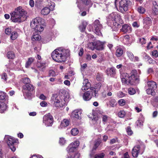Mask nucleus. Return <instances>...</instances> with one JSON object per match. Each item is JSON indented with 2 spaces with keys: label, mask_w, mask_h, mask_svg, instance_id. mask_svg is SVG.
<instances>
[{
  "label": "nucleus",
  "mask_w": 158,
  "mask_h": 158,
  "mask_svg": "<svg viewBox=\"0 0 158 158\" xmlns=\"http://www.w3.org/2000/svg\"><path fill=\"white\" fill-rule=\"evenodd\" d=\"M139 41L140 43L142 45L146 44V40L144 38L139 39Z\"/></svg>",
  "instance_id": "8fccbe9b"
},
{
  "label": "nucleus",
  "mask_w": 158,
  "mask_h": 158,
  "mask_svg": "<svg viewBox=\"0 0 158 158\" xmlns=\"http://www.w3.org/2000/svg\"><path fill=\"white\" fill-rule=\"evenodd\" d=\"M77 7L81 10H85L89 11L92 5L90 0H77Z\"/></svg>",
  "instance_id": "423d86ee"
},
{
  "label": "nucleus",
  "mask_w": 158,
  "mask_h": 158,
  "mask_svg": "<svg viewBox=\"0 0 158 158\" xmlns=\"http://www.w3.org/2000/svg\"><path fill=\"white\" fill-rule=\"evenodd\" d=\"M26 12L19 6L10 13V19L13 22H20L25 21L27 19Z\"/></svg>",
  "instance_id": "f03ea898"
},
{
  "label": "nucleus",
  "mask_w": 158,
  "mask_h": 158,
  "mask_svg": "<svg viewBox=\"0 0 158 158\" xmlns=\"http://www.w3.org/2000/svg\"><path fill=\"white\" fill-rule=\"evenodd\" d=\"M136 124L138 126L140 127L143 125V122L140 120H139L136 122Z\"/></svg>",
  "instance_id": "69168bd1"
},
{
  "label": "nucleus",
  "mask_w": 158,
  "mask_h": 158,
  "mask_svg": "<svg viewBox=\"0 0 158 158\" xmlns=\"http://www.w3.org/2000/svg\"><path fill=\"white\" fill-rule=\"evenodd\" d=\"M30 26L32 28L39 32L44 30V25L42 23V19L39 17L33 19L30 23Z\"/></svg>",
  "instance_id": "39448f33"
},
{
  "label": "nucleus",
  "mask_w": 158,
  "mask_h": 158,
  "mask_svg": "<svg viewBox=\"0 0 158 158\" xmlns=\"http://www.w3.org/2000/svg\"><path fill=\"white\" fill-rule=\"evenodd\" d=\"M154 106L156 107H158V97H156L154 98Z\"/></svg>",
  "instance_id": "09e8293b"
},
{
  "label": "nucleus",
  "mask_w": 158,
  "mask_h": 158,
  "mask_svg": "<svg viewBox=\"0 0 158 158\" xmlns=\"http://www.w3.org/2000/svg\"><path fill=\"white\" fill-rule=\"evenodd\" d=\"M118 103L120 106H123L125 105L126 102L125 100L121 99L118 101Z\"/></svg>",
  "instance_id": "49530a36"
},
{
  "label": "nucleus",
  "mask_w": 158,
  "mask_h": 158,
  "mask_svg": "<svg viewBox=\"0 0 158 158\" xmlns=\"http://www.w3.org/2000/svg\"><path fill=\"white\" fill-rule=\"evenodd\" d=\"M104 42L99 40L96 41V49L99 50H102L104 49Z\"/></svg>",
  "instance_id": "6ab92c4d"
},
{
  "label": "nucleus",
  "mask_w": 158,
  "mask_h": 158,
  "mask_svg": "<svg viewBox=\"0 0 158 158\" xmlns=\"http://www.w3.org/2000/svg\"><path fill=\"white\" fill-rule=\"evenodd\" d=\"M5 33L7 35H10L11 33V29L9 28H7L5 30Z\"/></svg>",
  "instance_id": "864d4df0"
},
{
  "label": "nucleus",
  "mask_w": 158,
  "mask_h": 158,
  "mask_svg": "<svg viewBox=\"0 0 158 158\" xmlns=\"http://www.w3.org/2000/svg\"><path fill=\"white\" fill-rule=\"evenodd\" d=\"M126 131L128 135H131L132 134V132L131 129L130 127H127L126 129Z\"/></svg>",
  "instance_id": "3c124183"
},
{
  "label": "nucleus",
  "mask_w": 158,
  "mask_h": 158,
  "mask_svg": "<svg viewBox=\"0 0 158 158\" xmlns=\"http://www.w3.org/2000/svg\"><path fill=\"white\" fill-rule=\"evenodd\" d=\"M70 50L62 47H60L55 49L52 53L53 59L58 63L65 62L67 58L69 56Z\"/></svg>",
  "instance_id": "f257e3e1"
},
{
  "label": "nucleus",
  "mask_w": 158,
  "mask_h": 158,
  "mask_svg": "<svg viewBox=\"0 0 158 158\" xmlns=\"http://www.w3.org/2000/svg\"><path fill=\"white\" fill-rule=\"evenodd\" d=\"M7 106L4 102L0 101V112L3 113L7 109Z\"/></svg>",
  "instance_id": "4be33fe9"
},
{
  "label": "nucleus",
  "mask_w": 158,
  "mask_h": 158,
  "mask_svg": "<svg viewBox=\"0 0 158 158\" xmlns=\"http://www.w3.org/2000/svg\"><path fill=\"white\" fill-rule=\"evenodd\" d=\"M4 139L6 142L11 151L13 152H15L16 150V148L14 145L18 143V140L8 135H5Z\"/></svg>",
  "instance_id": "6e6552de"
},
{
  "label": "nucleus",
  "mask_w": 158,
  "mask_h": 158,
  "mask_svg": "<svg viewBox=\"0 0 158 158\" xmlns=\"http://www.w3.org/2000/svg\"><path fill=\"white\" fill-rule=\"evenodd\" d=\"M7 57L8 59H13L15 57V54L13 52H9L7 53Z\"/></svg>",
  "instance_id": "4c0bfd02"
},
{
  "label": "nucleus",
  "mask_w": 158,
  "mask_h": 158,
  "mask_svg": "<svg viewBox=\"0 0 158 158\" xmlns=\"http://www.w3.org/2000/svg\"><path fill=\"white\" fill-rule=\"evenodd\" d=\"M129 39L130 36L128 35H125L123 38V42L127 44H128L129 43Z\"/></svg>",
  "instance_id": "c9c22d12"
},
{
  "label": "nucleus",
  "mask_w": 158,
  "mask_h": 158,
  "mask_svg": "<svg viewBox=\"0 0 158 158\" xmlns=\"http://www.w3.org/2000/svg\"><path fill=\"white\" fill-rule=\"evenodd\" d=\"M22 82L26 84H27L30 83V80L29 78L25 77L22 79Z\"/></svg>",
  "instance_id": "c03bdc74"
},
{
  "label": "nucleus",
  "mask_w": 158,
  "mask_h": 158,
  "mask_svg": "<svg viewBox=\"0 0 158 158\" xmlns=\"http://www.w3.org/2000/svg\"><path fill=\"white\" fill-rule=\"evenodd\" d=\"M100 116L102 118L103 122L104 123H106L107 122L109 118V117L103 113L101 114Z\"/></svg>",
  "instance_id": "c756f323"
},
{
  "label": "nucleus",
  "mask_w": 158,
  "mask_h": 158,
  "mask_svg": "<svg viewBox=\"0 0 158 158\" xmlns=\"http://www.w3.org/2000/svg\"><path fill=\"white\" fill-rule=\"evenodd\" d=\"M155 89H152L150 88H148L146 90V92L148 94H151L152 95H154L156 94L155 91Z\"/></svg>",
  "instance_id": "2f4dec72"
},
{
  "label": "nucleus",
  "mask_w": 158,
  "mask_h": 158,
  "mask_svg": "<svg viewBox=\"0 0 158 158\" xmlns=\"http://www.w3.org/2000/svg\"><path fill=\"white\" fill-rule=\"evenodd\" d=\"M128 92L130 95H133L135 93L136 91L133 88H130L128 89Z\"/></svg>",
  "instance_id": "79ce46f5"
},
{
  "label": "nucleus",
  "mask_w": 158,
  "mask_h": 158,
  "mask_svg": "<svg viewBox=\"0 0 158 158\" xmlns=\"http://www.w3.org/2000/svg\"><path fill=\"white\" fill-rule=\"evenodd\" d=\"M6 97V94L5 92L0 91V100H4Z\"/></svg>",
  "instance_id": "a19ab883"
},
{
  "label": "nucleus",
  "mask_w": 158,
  "mask_h": 158,
  "mask_svg": "<svg viewBox=\"0 0 158 158\" xmlns=\"http://www.w3.org/2000/svg\"><path fill=\"white\" fill-rule=\"evenodd\" d=\"M72 156L73 158H79L80 156V154L77 152Z\"/></svg>",
  "instance_id": "13d9d810"
},
{
  "label": "nucleus",
  "mask_w": 158,
  "mask_h": 158,
  "mask_svg": "<svg viewBox=\"0 0 158 158\" xmlns=\"http://www.w3.org/2000/svg\"><path fill=\"white\" fill-rule=\"evenodd\" d=\"M132 26L134 27H139V24L136 22H134L132 23Z\"/></svg>",
  "instance_id": "680f3d73"
},
{
  "label": "nucleus",
  "mask_w": 158,
  "mask_h": 158,
  "mask_svg": "<svg viewBox=\"0 0 158 158\" xmlns=\"http://www.w3.org/2000/svg\"><path fill=\"white\" fill-rule=\"evenodd\" d=\"M123 53V50L121 48H118L116 51L115 55L117 57L121 56Z\"/></svg>",
  "instance_id": "cd10ccee"
},
{
  "label": "nucleus",
  "mask_w": 158,
  "mask_h": 158,
  "mask_svg": "<svg viewBox=\"0 0 158 158\" xmlns=\"http://www.w3.org/2000/svg\"><path fill=\"white\" fill-rule=\"evenodd\" d=\"M71 133L72 135L75 136L78 134L79 133V131L77 128H74L71 130Z\"/></svg>",
  "instance_id": "e433bc0d"
},
{
  "label": "nucleus",
  "mask_w": 158,
  "mask_h": 158,
  "mask_svg": "<svg viewBox=\"0 0 158 158\" xmlns=\"http://www.w3.org/2000/svg\"><path fill=\"white\" fill-rule=\"evenodd\" d=\"M143 21L144 27L146 29H148L152 23L151 18L149 17H146L143 19Z\"/></svg>",
  "instance_id": "f3484780"
},
{
  "label": "nucleus",
  "mask_w": 158,
  "mask_h": 158,
  "mask_svg": "<svg viewBox=\"0 0 158 158\" xmlns=\"http://www.w3.org/2000/svg\"><path fill=\"white\" fill-rule=\"evenodd\" d=\"M34 59L32 57L28 59V61L26 62L25 67L27 68H29L31 64L34 61Z\"/></svg>",
  "instance_id": "72a5a7b5"
},
{
  "label": "nucleus",
  "mask_w": 158,
  "mask_h": 158,
  "mask_svg": "<svg viewBox=\"0 0 158 158\" xmlns=\"http://www.w3.org/2000/svg\"><path fill=\"white\" fill-rule=\"evenodd\" d=\"M70 145H72L73 146L76 148L79 145V142L78 141H76L71 143Z\"/></svg>",
  "instance_id": "a18cd8bd"
},
{
  "label": "nucleus",
  "mask_w": 158,
  "mask_h": 158,
  "mask_svg": "<svg viewBox=\"0 0 158 158\" xmlns=\"http://www.w3.org/2000/svg\"><path fill=\"white\" fill-rule=\"evenodd\" d=\"M137 72L135 70L129 74L127 73H123L121 76L122 83L124 84L134 85L138 82L139 78L136 76Z\"/></svg>",
  "instance_id": "7ed1b4c3"
},
{
  "label": "nucleus",
  "mask_w": 158,
  "mask_h": 158,
  "mask_svg": "<svg viewBox=\"0 0 158 158\" xmlns=\"http://www.w3.org/2000/svg\"><path fill=\"white\" fill-rule=\"evenodd\" d=\"M82 111L81 110L77 109L73 110L72 113V116L78 119H81Z\"/></svg>",
  "instance_id": "2eb2a0df"
},
{
  "label": "nucleus",
  "mask_w": 158,
  "mask_h": 158,
  "mask_svg": "<svg viewBox=\"0 0 158 158\" xmlns=\"http://www.w3.org/2000/svg\"><path fill=\"white\" fill-rule=\"evenodd\" d=\"M126 55L130 60L131 61H133L134 56L132 52L130 51H127L126 52Z\"/></svg>",
  "instance_id": "7c9ffc66"
},
{
  "label": "nucleus",
  "mask_w": 158,
  "mask_h": 158,
  "mask_svg": "<svg viewBox=\"0 0 158 158\" xmlns=\"http://www.w3.org/2000/svg\"><path fill=\"white\" fill-rule=\"evenodd\" d=\"M83 84V85L81 88V90L83 92L87 90L90 87V83L88 82V80L87 79L84 80Z\"/></svg>",
  "instance_id": "dca6fc26"
},
{
  "label": "nucleus",
  "mask_w": 158,
  "mask_h": 158,
  "mask_svg": "<svg viewBox=\"0 0 158 158\" xmlns=\"http://www.w3.org/2000/svg\"><path fill=\"white\" fill-rule=\"evenodd\" d=\"M109 103L110 106L111 107H114L116 105V100L114 98H110Z\"/></svg>",
  "instance_id": "473e14b6"
},
{
  "label": "nucleus",
  "mask_w": 158,
  "mask_h": 158,
  "mask_svg": "<svg viewBox=\"0 0 158 158\" xmlns=\"http://www.w3.org/2000/svg\"><path fill=\"white\" fill-rule=\"evenodd\" d=\"M137 11L139 13L143 14L144 13L145 10L143 7L140 6L138 7Z\"/></svg>",
  "instance_id": "ea45409f"
},
{
  "label": "nucleus",
  "mask_w": 158,
  "mask_h": 158,
  "mask_svg": "<svg viewBox=\"0 0 158 158\" xmlns=\"http://www.w3.org/2000/svg\"><path fill=\"white\" fill-rule=\"evenodd\" d=\"M7 76L6 73H4L2 75V79L5 81L7 80Z\"/></svg>",
  "instance_id": "052dcab7"
},
{
  "label": "nucleus",
  "mask_w": 158,
  "mask_h": 158,
  "mask_svg": "<svg viewBox=\"0 0 158 158\" xmlns=\"http://www.w3.org/2000/svg\"><path fill=\"white\" fill-rule=\"evenodd\" d=\"M125 112L124 110H121L118 112V115L121 118H123L125 115Z\"/></svg>",
  "instance_id": "37998d69"
},
{
  "label": "nucleus",
  "mask_w": 158,
  "mask_h": 158,
  "mask_svg": "<svg viewBox=\"0 0 158 158\" xmlns=\"http://www.w3.org/2000/svg\"><path fill=\"white\" fill-rule=\"evenodd\" d=\"M10 35V39L12 40H16L19 35L18 33L15 31L12 32Z\"/></svg>",
  "instance_id": "393cba45"
},
{
  "label": "nucleus",
  "mask_w": 158,
  "mask_h": 158,
  "mask_svg": "<svg viewBox=\"0 0 158 158\" xmlns=\"http://www.w3.org/2000/svg\"><path fill=\"white\" fill-rule=\"evenodd\" d=\"M107 22L109 25L111 24L112 22L114 24V22L118 25L122 22V20L120 16L117 13L114 12L110 15L107 19Z\"/></svg>",
  "instance_id": "0eeeda50"
},
{
  "label": "nucleus",
  "mask_w": 158,
  "mask_h": 158,
  "mask_svg": "<svg viewBox=\"0 0 158 158\" xmlns=\"http://www.w3.org/2000/svg\"><path fill=\"white\" fill-rule=\"evenodd\" d=\"M142 54L143 57L146 59L148 60L150 57L148 55L144 52L142 53Z\"/></svg>",
  "instance_id": "bf43d9fd"
},
{
  "label": "nucleus",
  "mask_w": 158,
  "mask_h": 158,
  "mask_svg": "<svg viewBox=\"0 0 158 158\" xmlns=\"http://www.w3.org/2000/svg\"><path fill=\"white\" fill-rule=\"evenodd\" d=\"M101 142L100 140H98L94 144V147L93 149L95 150L98 147V146L100 144Z\"/></svg>",
  "instance_id": "5fc2aeb1"
},
{
  "label": "nucleus",
  "mask_w": 158,
  "mask_h": 158,
  "mask_svg": "<svg viewBox=\"0 0 158 158\" xmlns=\"http://www.w3.org/2000/svg\"><path fill=\"white\" fill-rule=\"evenodd\" d=\"M147 84L149 88L155 89L156 88L157 85L156 83L153 81H148Z\"/></svg>",
  "instance_id": "b1692460"
},
{
  "label": "nucleus",
  "mask_w": 158,
  "mask_h": 158,
  "mask_svg": "<svg viewBox=\"0 0 158 158\" xmlns=\"http://www.w3.org/2000/svg\"><path fill=\"white\" fill-rule=\"evenodd\" d=\"M153 72V70L152 68H149L147 70L148 73V74H151Z\"/></svg>",
  "instance_id": "338daca9"
},
{
  "label": "nucleus",
  "mask_w": 158,
  "mask_h": 158,
  "mask_svg": "<svg viewBox=\"0 0 158 158\" xmlns=\"http://www.w3.org/2000/svg\"><path fill=\"white\" fill-rule=\"evenodd\" d=\"M88 23L86 21L82 22L81 24L79 26V29L81 32H83L85 31L86 26L87 25Z\"/></svg>",
  "instance_id": "a878e982"
},
{
  "label": "nucleus",
  "mask_w": 158,
  "mask_h": 158,
  "mask_svg": "<svg viewBox=\"0 0 158 158\" xmlns=\"http://www.w3.org/2000/svg\"><path fill=\"white\" fill-rule=\"evenodd\" d=\"M88 46L92 50L96 49V42L89 43L88 44Z\"/></svg>",
  "instance_id": "58836bf2"
},
{
  "label": "nucleus",
  "mask_w": 158,
  "mask_h": 158,
  "mask_svg": "<svg viewBox=\"0 0 158 158\" xmlns=\"http://www.w3.org/2000/svg\"><path fill=\"white\" fill-rule=\"evenodd\" d=\"M97 85L98 86L97 88H96V86H95V88L91 87L90 90L85 92L84 94L82 97L83 99L85 101H87L90 100L92 96L94 95V97H97L98 96V92L101 87V84L98 83Z\"/></svg>",
  "instance_id": "20e7f679"
},
{
  "label": "nucleus",
  "mask_w": 158,
  "mask_h": 158,
  "mask_svg": "<svg viewBox=\"0 0 158 158\" xmlns=\"http://www.w3.org/2000/svg\"><path fill=\"white\" fill-rule=\"evenodd\" d=\"M23 88V90L30 92L32 91L34 89V86L29 83L24 85Z\"/></svg>",
  "instance_id": "aec40b11"
},
{
  "label": "nucleus",
  "mask_w": 158,
  "mask_h": 158,
  "mask_svg": "<svg viewBox=\"0 0 158 158\" xmlns=\"http://www.w3.org/2000/svg\"><path fill=\"white\" fill-rule=\"evenodd\" d=\"M76 149L72 145L70 144L66 148V150L68 152H74Z\"/></svg>",
  "instance_id": "f704fd0d"
},
{
  "label": "nucleus",
  "mask_w": 158,
  "mask_h": 158,
  "mask_svg": "<svg viewBox=\"0 0 158 158\" xmlns=\"http://www.w3.org/2000/svg\"><path fill=\"white\" fill-rule=\"evenodd\" d=\"M130 3L131 2L129 0H121L119 3V9L120 11L124 13L127 11Z\"/></svg>",
  "instance_id": "9b49d317"
},
{
  "label": "nucleus",
  "mask_w": 158,
  "mask_h": 158,
  "mask_svg": "<svg viewBox=\"0 0 158 158\" xmlns=\"http://www.w3.org/2000/svg\"><path fill=\"white\" fill-rule=\"evenodd\" d=\"M83 53V49L82 48H81L80 50V51L79 53V55L81 56Z\"/></svg>",
  "instance_id": "774afa93"
},
{
  "label": "nucleus",
  "mask_w": 158,
  "mask_h": 158,
  "mask_svg": "<svg viewBox=\"0 0 158 158\" xmlns=\"http://www.w3.org/2000/svg\"><path fill=\"white\" fill-rule=\"evenodd\" d=\"M105 155L103 153L96 154L95 156V158H103L104 156Z\"/></svg>",
  "instance_id": "de8ad7c7"
},
{
  "label": "nucleus",
  "mask_w": 158,
  "mask_h": 158,
  "mask_svg": "<svg viewBox=\"0 0 158 158\" xmlns=\"http://www.w3.org/2000/svg\"><path fill=\"white\" fill-rule=\"evenodd\" d=\"M153 4L152 12L155 15H157L158 14V5L157 4L156 2H153Z\"/></svg>",
  "instance_id": "5701e85b"
},
{
  "label": "nucleus",
  "mask_w": 158,
  "mask_h": 158,
  "mask_svg": "<svg viewBox=\"0 0 158 158\" xmlns=\"http://www.w3.org/2000/svg\"><path fill=\"white\" fill-rule=\"evenodd\" d=\"M102 28V25L100 23L99 20L96 19L93 23V29L94 32L97 35H100L102 33L101 30Z\"/></svg>",
  "instance_id": "f8f14e48"
},
{
  "label": "nucleus",
  "mask_w": 158,
  "mask_h": 158,
  "mask_svg": "<svg viewBox=\"0 0 158 158\" xmlns=\"http://www.w3.org/2000/svg\"><path fill=\"white\" fill-rule=\"evenodd\" d=\"M135 110L138 113L141 111L142 109L141 106H136L135 108Z\"/></svg>",
  "instance_id": "6e6d98bb"
},
{
  "label": "nucleus",
  "mask_w": 158,
  "mask_h": 158,
  "mask_svg": "<svg viewBox=\"0 0 158 158\" xmlns=\"http://www.w3.org/2000/svg\"><path fill=\"white\" fill-rule=\"evenodd\" d=\"M43 123L47 126H51L53 122V118L50 113H48L44 116Z\"/></svg>",
  "instance_id": "ddd939ff"
},
{
  "label": "nucleus",
  "mask_w": 158,
  "mask_h": 158,
  "mask_svg": "<svg viewBox=\"0 0 158 158\" xmlns=\"http://www.w3.org/2000/svg\"><path fill=\"white\" fill-rule=\"evenodd\" d=\"M152 55L155 57H157L158 56L157 52L156 50H154L152 52Z\"/></svg>",
  "instance_id": "4d7b16f0"
},
{
  "label": "nucleus",
  "mask_w": 158,
  "mask_h": 158,
  "mask_svg": "<svg viewBox=\"0 0 158 158\" xmlns=\"http://www.w3.org/2000/svg\"><path fill=\"white\" fill-rule=\"evenodd\" d=\"M69 123V121L67 119H64L60 124L61 127H65L68 126Z\"/></svg>",
  "instance_id": "bb28decb"
},
{
  "label": "nucleus",
  "mask_w": 158,
  "mask_h": 158,
  "mask_svg": "<svg viewBox=\"0 0 158 158\" xmlns=\"http://www.w3.org/2000/svg\"><path fill=\"white\" fill-rule=\"evenodd\" d=\"M106 73L108 75L113 76L115 74V69L114 67L108 68L106 70Z\"/></svg>",
  "instance_id": "412c9836"
},
{
  "label": "nucleus",
  "mask_w": 158,
  "mask_h": 158,
  "mask_svg": "<svg viewBox=\"0 0 158 158\" xmlns=\"http://www.w3.org/2000/svg\"><path fill=\"white\" fill-rule=\"evenodd\" d=\"M132 30L131 27L128 24L123 25L121 29V31L125 33H130L131 31Z\"/></svg>",
  "instance_id": "a211bd4d"
},
{
  "label": "nucleus",
  "mask_w": 158,
  "mask_h": 158,
  "mask_svg": "<svg viewBox=\"0 0 158 158\" xmlns=\"http://www.w3.org/2000/svg\"><path fill=\"white\" fill-rule=\"evenodd\" d=\"M37 33V34L36 33H34L33 35L31 37V40L33 41H35V40H39L41 39V36L38 35V32Z\"/></svg>",
  "instance_id": "c85d7f7f"
},
{
  "label": "nucleus",
  "mask_w": 158,
  "mask_h": 158,
  "mask_svg": "<svg viewBox=\"0 0 158 158\" xmlns=\"http://www.w3.org/2000/svg\"><path fill=\"white\" fill-rule=\"evenodd\" d=\"M66 142V140L63 138H60L59 140V143L61 145H64Z\"/></svg>",
  "instance_id": "603ef678"
},
{
  "label": "nucleus",
  "mask_w": 158,
  "mask_h": 158,
  "mask_svg": "<svg viewBox=\"0 0 158 158\" xmlns=\"http://www.w3.org/2000/svg\"><path fill=\"white\" fill-rule=\"evenodd\" d=\"M55 6V3L53 2L51 3V5L50 6V8L48 7H45L43 8L41 11V13L42 15H48L51 10H53Z\"/></svg>",
  "instance_id": "4468645a"
},
{
  "label": "nucleus",
  "mask_w": 158,
  "mask_h": 158,
  "mask_svg": "<svg viewBox=\"0 0 158 158\" xmlns=\"http://www.w3.org/2000/svg\"><path fill=\"white\" fill-rule=\"evenodd\" d=\"M59 99V97L57 96L56 94H54L51 98V100L54 102L55 106L56 107H62L66 105L65 100H61L60 101Z\"/></svg>",
  "instance_id": "9d476101"
},
{
  "label": "nucleus",
  "mask_w": 158,
  "mask_h": 158,
  "mask_svg": "<svg viewBox=\"0 0 158 158\" xmlns=\"http://www.w3.org/2000/svg\"><path fill=\"white\" fill-rule=\"evenodd\" d=\"M40 105L42 107H46L47 105V103L45 101H42L40 103Z\"/></svg>",
  "instance_id": "0e129e2a"
},
{
  "label": "nucleus",
  "mask_w": 158,
  "mask_h": 158,
  "mask_svg": "<svg viewBox=\"0 0 158 158\" xmlns=\"http://www.w3.org/2000/svg\"><path fill=\"white\" fill-rule=\"evenodd\" d=\"M117 95L120 98H122L124 96V94L121 91H120L117 94Z\"/></svg>",
  "instance_id": "e2e57ef3"
},
{
  "label": "nucleus",
  "mask_w": 158,
  "mask_h": 158,
  "mask_svg": "<svg viewBox=\"0 0 158 158\" xmlns=\"http://www.w3.org/2000/svg\"><path fill=\"white\" fill-rule=\"evenodd\" d=\"M145 148L144 145L141 143L134 147L132 151V154L134 157H137L139 154H142Z\"/></svg>",
  "instance_id": "1a4fd4ad"
}]
</instances>
